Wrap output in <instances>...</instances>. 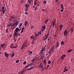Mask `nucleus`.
<instances>
[{
  "label": "nucleus",
  "instance_id": "nucleus-1",
  "mask_svg": "<svg viewBox=\"0 0 74 74\" xmlns=\"http://www.w3.org/2000/svg\"><path fill=\"white\" fill-rule=\"evenodd\" d=\"M63 27V26L62 25H60L59 26V29L60 32H61L62 31V28Z\"/></svg>",
  "mask_w": 74,
  "mask_h": 74
},
{
  "label": "nucleus",
  "instance_id": "nucleus-2",
  "mask_svg": "<svg viewBox=\"0 0 74 74\" xmlns=\"http://www.w3.org/2000/svg\"><path fill=\"white\" fill-rule=\"evenodd\" d=\"M45 50H46V49L45 47H44L41 49L40 52V53H43V51H45Z\"/></svg>",
  "mask_w": 74,
  "mask_h": 74
},
{
  "label": "nucleus",
  "instance_id": "nucleus-3",
  "mask_svg": "<svg viewBox=\"0 0 74 74\" xmlns=\"http://www.w3.org/2000/svg\"><path fill=\"white\" fill-rule=\"evenodd\" d=\"M68 33V32H67V31L66 30H65L64 31V35H65V36H67V34Z\"/></svg>",
  "mask_w": 74,
  "mask_h": 74
},
{
  "label": "nucleus",
  "instance_id": "nucleus-4",
  "mask_svg": "<svg viewBox=\"0 0 74 74\" xmlns=\"http://www.w3.org/2000/svg\"><path fill=\"white\" fill-rule=\"evenodd\" d=\"M19 28H18V27H17L16 28L15 31H14V32L15 33H17V32H19Z\"/></svg>",
  "mask_w": 74,
  "mask_h": 74
},
{
  "label": "nucleus",
  "instance_id": "nucleus-5",
  "mask_svg": "<svg viewBox=\"0 0 74 74\" xmlns=\"http://www.w3.org/2000/svg\"><path fill=\"white\" fill-rule=\"evenodd\" d=\"M4 55L7 58V57H8L9 56V54L8 53H7V52H4Z\"/></svg>",
  "mask_w": 74,
  "mask_h": 74
},
{
  "label": "nucleus",
  "instance_id": "nucleus-6",
  "mask_svg": "<svg viewBox=\"0 0 74 74\" xmlns=\"http://www.w3.org/2000/svg\"><path fill=\"white\" fill-rule=\"evenodd\" d=\"M66 56L65 54L63 55L62 56V57L61 58V59H64V58H66Z\"/></svg>",
  "mask_w": 74,
  "mask_h": 74
},
{
  "label": "nucleus",
  "instance_id": "nucleus-7",
  "mask_svg": "<svg viewBox=\"0 0 74 74\" xmlns=\"http://www.w3.org/2000/svg\"><path fill=\"white\" fill-rule=\"evenodd\" d=\"M14 56H15V53H14V52H12V55H11V58H13Z\"/></svg>",
  "mask_w": 74,
  "mask_h": 74
},
{
  "label": "nucleus",
  "instance_id": "nucleus-8",
  "mask_svg": "<svg viewBox=\"0 0 74 74\" xmlns=\"http://www.w3.org/2000/svg\"><path fill=\"white\" fill-rule=\"evenodd\" d=\"M66 68H67V67L65 66V68H64V73H65V72H66V71H68V70H69V69H66Z\"/></svg>",
  "mask_w": 74,
  "mask_h": 74
},
{
  "label": "nucleus",
  "instance_id": "nucleus-9",
  "mask_svg": "<svg viewBox=\"0 0 74 74\" xmlns=\"http://www.w3.org/2000/svg\"><path fill=\"white\" fill-rule=\"evenodd\" d=\"M49 35V33H48V34L47 35V37L45 38H44V41H45L46 40H47L48 38V35Z\"/></svg>",
  "mask_w": 74,
  "mask_h": 74
},
{
  "label": "nucleus",
  "instance_id": "nucleus-10",
  "mask_svg": "<svg viewBox=\"0 0 74 74\" xmlns=\"http://www.w3.org/2000/svg\"><path fill=\"white\" fill-rule=\"evenodd\" d=\"M1 48H4V46H5V44L4 43H3V44H1Z\"/></svg>",
  "mask_w": 74,
  "mask_h": 74
},
{
  "label": "nucleus",
  "instance_id": "nucleus-11",
  "mask_svg": "<svg viewBox=\"0 0 74 74\" xmlns=\"http://www.w3.org/2000/svg\"><path fill=\"white\" fill-rule=\"evenodd\" d=\"M39 67H42V69L44 68L43 67V65H42V63H41L40 64V65L39 66Z\"/></svg>",
  "mask_w": 74,
  "mask_h": 74
},
{
  "label": "nucleus",
  "instance_id": "nucleus-12",
  "mask_svg": "<svg viewBox=\"0 0 74 74\" xmlns=\"http://www.w3.org/2000/svg\"><path fill=\"white\" fill-rule=\"evenodd\" d=\"M25 6L26 8H28L29 6V5L27 4H25Z\"/></svg>",
  "mask_w": 74,
  "mask_h": 74
},
{
  "label": "nucleus",
  "instance_id": "nucleus-13",
  "mask_svg": "<svg viewBox=\"0 0 74 74\" xmlns=\"http://www.w3.org/2000/svg\"><path fill=\"white\" fill-rule=\"evenodd\" d=\"M36 4H37V0H34V5H36Z\"/></svg>",
  "mask_w": 74,
  "mask_h": 74
},
{
  "label": "nucleus",
  "instance_id": "nucleus-14",
  "mask_svg": "<svg viewBox=\"0 0 74 74\" xmlns=\"http://www.w3.org/2000/svg\"><path fill=\"white\" fill-rule=\"evenodd\" d=\"M70 30L71 31V33H73L74 32V29H73V28H71V29H70Z\"/></svg>",
  "mask_w": 74,
  "mask_h": 74
},
{
  "label": "nucleus",
  "instance_id": "nucleus-15",
  "mask_svg": "<svg viewBox=\"0 0 74 74\" xmlns=\"http://www.w3.org/2000/svg\"><path fill=\"white\" fill-rule=\"evenodd\" d=\"M56 43L57 44L56 45V47L55 48H57V47H58V46H59V42H58H58H56Z\"/></svg>",
  "mask_w": 74,
  "mask_h": 74
},
{
  "label": "nucleus",
  "instance_id": "nucleus-16",
  "mask_svg": "<svg viewBox=\"0 0 74 74\" xmlns=\"http://www.w3.org/2000/svg\"><path fill=\"white\" fill-rule=\"evenodd\" d=\"M49 21V19H46L44 22V23L45 24H47V22H48Z\"/></svg>",
  "mask_w": 74,
  "mask_h": 74
},
{
  "label": "nucleus",
  "instance_id": "nucleus-17",
  "mask_svg": "<svg viewBox=\"0 0 74 74\" xmlns=\"http://www.w3.org/2000/svg\"><path fill=\"white\" fill-rule=\"evenodd\" d=\"M22 46L25 47H26L27 46V45H26V43H23Z\"/></svg>",
  "mask_w": 74,
  "mask_h": 74
},
{
  "label": "nucleus",
  "instance_id": "nucleus-18",
  "mask_svg": "<svg viewBox=\"0 0 74 74\" xmlns=\"http://www.w3.org/2000/svg\"><path fill=\"white\" fill-rule=\"evenodd\" d=\"M32 0H28V2L29 4H31V3H32Z\"/></svg>",
  "mask_w": 74,
  "mask_h": 74
},
{
  "label": "nucleus",
  "instance_id": "nucleus-19",
  "mask_svg": "<svg viewBox=\"0 0 74 74\" xmlns=\"http://www.w3.org/2000/svg\"><path fill=\"white\" fill-rule=\"evenodd\" d=\"M55 23H56V20H55L53 22V27H54V26H55Z\"/></svg>",
  "mask_w": 74,
  "mask_h": 74
},
{
  "label": "nucleus",
  "instance_id": "nucleus-20",
  "mask_svg": "<svg viewBox=\"0 0 74 74\" xmlns=\"http://www.w3.org/2000/svg\"><path fill=\"white\" fill-rule=\"evenodd\" d=\"M46 62H47V61L46 60H44V63L45 65H46V64H47Z\"/></svg>",
  "mask_w": 74,
  "mask_h": 74
},
{
  "label": "nucleus",
  "instance_id": "nucleus-21",
  "mask_svg": "<svg viewBox=\"0 0 74 74\" xmlns=\"http://www.w3.org/2000/svg\"><path fill=\"white\" fill-rule=\"evenodd\" d=\"M61 5V7L62 9H64V7H63V5L62 4H60Z\"/></svg>",
  "mask_w": 74,
  "mask_h": 74
},
{
  "label": "nucleus",
  "instance_id": "nucleus-22",
  "mask_svg": "<svg viewBox=\"0 0 74 74\" xmlns=\"http://www.w3.org/2000/svg\"><path fill=\"white\" fill-rule=\"evenodd\" d=\"M55 45L53 46L52 47V48H51V51H52L53 50V49H54V48H55Z\"/></svg>",
  "mask_w": 74,
  "mask_h": 74
},
{
  "label": "nucleus",
  "instance_id": "nucleus-23",
  "mask_svg": "<svg viewBox=\"0 0 74 74\" xmlns=\"http://www.w3.org/2000/svg\"><path fill=\"white\" fill-rule=\"evenodd\" d=\"M12 25V23H9V24L8 25V26L10 27V26H11Z\"/></svg>",
  "mask_w": 74,
  "mask_h": 74
},
{
  "label": "nucleus",
  "instance_id": "nucleus-24",
  "mask_svg": "<svg viewBox=\"0 0 74 74\" xmlns=\"http://www.w3.org/2000/svg\"><path fill=\"white\" fill-rule=\"evenodd\" d=\"M5 10H0V11H3V14H4L5 12Z\"/></svg>",
  "mask_w": 74,
  "mask_h": 74
},
{
  "label": "nucleus",
  "instance_id": "nucleus-25",
  "mask_svg": "<svg viewBox=\"0 0 74 74\" xmlns=\"http://www.w3.org/2000/svg\"><path fill=\"white\" fill-rule=\"evenodd\" d=\"M42 28L44 29L45 30V29H46V26L45 25L44 26H42Z\"/></svg>",
  "mask_w": 74,
  "mask_h": 74
},
{
  "label": "nucleus",
  "instance_id": "nucleus-26",
  "mask_svg": "<svg viewBox=\"0 0 74 74\" xmlns=\"http://www.w3.org/2000/svg\"><path fill=\"white\" fill-rule=\"evenodd\" d=\"M27 21H26L25 22L24 25H25V27H26V26L27 25Z\"/></svg>",
  "mask_w": 74,
  "mask_h": 74
},
{
  "label": "nucleus",
  "instance_id": "nucleus-27",
  "mask_svg": "<svg viewBox=\"0 0 74 74\" xmlns=\"http://www.w3.org/2000/svg\"><path fill=\"white\" fill-rule=\"evenodd\" d=\"M16 32H14L13 34L14 36L13 37H14V38H15V37H16Z\"/></svg>",
  "mask_w": 74,
  "mask_h": 74
},
{
  "label": "nucleus",
  "instance_id": "nucleus-28",
  "mask_svg": "<svg viewBox=\"0 0 74 74\" xmlns=\"http://www.w3.org/2000/svg\"><path fill=\"white\" fill-rule=\"evenodd\" d=\"M18 24V21H17L14 24V25H16V26H17Z\"/></svg>",
  "mask_w": 74,
  "mask_h": 74
},
{
  "label": "nucleus",
  "instance_id": "nucleus-29",
  "mask_svg": "<svg viewBox=\"0 0 74 74\" xmlns=\"http://www.w3.org/2000/svg\"><path fill=\"white\" fill-rule=\"evenodd\" d=\"M36 60V57L34 58L33 60H32L31 61L32 62H34V60Z\"/></svg>",
  "mask_w": 74,
  "mask_h": 74
},
{
  "label": "nucleus",
  "instance_id": "nucleus-30",
  "mask_svg": "<svg viewBox=\"0 0 74 74\" xmlns=\"http://www.w3.org/2000/svg\"><path fill=\"white\" fill-rule=\"evenodd\" d=\"M71 51H72V49H70L69 50L67 51V52H68V53H69V52H71Z\"/></svg>",
  "mask_w": 74,
  "mask_h": 74
},
{
  "label": "nucleus",
  "instance_id": "nucleus-31",
  "mask_svg": "<svg viewBox=\"0 0 74 74\" xmlns=\"http://www.w3.org/2000/svg\"><path fill=\"white\" fill-rule=\"evenodd\" d=\"M60 43L62 45H64V42L63 41H62L61 42H60Z\"/></svg>",
  "mask_w": 74,
  "mask_h": 74
},
{
  "label": "nucleus",
  "instance_id": "nucleus-32",
  "mask_svg": "<svg viewBox=\"0 0 74 74\" xmlns=\"http://www.w3.org/2000/svg\"><path fill=\"white\" fill-rule=\"evenodd\" d=\"M10 47L11 48H14V45H11L10 46Z\"/></svg>",
  "mask_w": 74,
  "mask_h": 74
},
{
  "label": "nucleus",
  "instance_id": "nucleus-33",
  "mask_svg": "<svg viewBox=\"0 0 74 74\" xmlns=\"http://www.w3.org/2000/svg\"><path fill=\"white\" fill-rule=\"evenodd\" d=\"M34 37L33 36H30V38H31V39H34Z\"/></svg>",
  "mask_w": 74,
  "mask_h": 74
},
{
  "label": "nucleus",
  "instance_id": "nucleus-34",
  "mask_svg": "<svg viewBox=\"0 0 74 74\" xmlns=\"http://www.w3.org/2000/svg\"><path fill=\"white\" fill-rule=\"evenodd\" d=\"M29 9H28V8H25V11H28V10Z\"/></svg>",
  "mask_w": 74,
  "mask_h": 74
},
{
  "label": "nucleus",
  "instance_id": "nucleus-35",
  "mask_svg": "<svg viewBox=\"0 0 74 74\" xmlns=\"http://www.w3.org/2000/svg\"><path fill=\"white\" fill-rule=\"evenodd\" d=\"M25 47H24L22 45V46L21 47V50H22V49H24V48H25Z\"/></svg>",
  "mask_w": 74,
  "mask_h": 74
},
{
  "label": "nucleus",
  "instance_id": "nucleus-36",
  "mask_svg": "<svg viewBox=\"0 0 74 74\" xmlns=\"http://www.w3.org/2000/svg\"><path fill=\"white\" fill-rule=\"evenodd\" d=\"M44 56H41V57L40 58V59H44Z\"/></svg>",
  "mask_w": 74,
  "mask_h": 74
},
{
  "label": "nucleus",
  "instance_id": "nucleus-37",
  "mask_svg": "<svg viewBox=\"0 0 74 74\" xmlns=\"http://www.w3.org/2000/svg\"><path fill=\"white\" fill-rule=\"evenodd\" d=\"M22 23H21L19 25V27H21V26H22Z\"/></svg>",
  "mask_w": 74,
  "mask_h": 74
},
{
  "label": "nucleus",
  "instance_id": "nucleus-38",
  "mask_svg": "<svg viewBox=\"0 0 74 74\" xmlns=\"http://www.w3.org/2000/svg\"><path fill=\"white\" fill-rule=\"evenodd\" d=\"M43 3H44V4H46L47 1H44Z\"/></svg>",
  "mask_w": 74,
  "mask_h": 74
},
{
  "label": "nucleus",
  "instance_id": "nucleus-39",
  "mask_svg": "<svg viewBox=\"0 0 74 74\" xmlns=\"http://www.w3.org/2000/svg\"><path fill=\"white\" fill-rule=\"evenodd\" d=\"M6 33H8V29H7L6 30Z\"/></svg>",
  "mask_w": 74,
  "mask_h": 74
},
{
  "label": "nucleus",
  "instance_id": "nucleus-40",
  "mask_svg": "<svg viewBox=\"0 0 74 74\" xmlns=\"http://www.w3.org/2000/svg\"><path fill=\"white\" fill-rule=\"evenodd\" d=\"M51 61L49 60L48 61V64H51Z\"/></svg>",
  "mask_w": 74,
  "mask_h": 74
},
{
  "label": "nucleus",
  "instance_id": "nucleus-41",
  "mask_svg": "<svg viewBox=\"0 0 74 74\" xmlns=\"http://www.w3.org/2000/svg\"><path fill=\"white\" fill-rule=\"evenodd\" d=\"M19 60H16V63H19Z\"/></svg>",
  "mask_w": 74,
  "mask_h": 74
},
{
  "label": "nucleus",
  "instance_id": "nucleus-42",
  "mask_svg": "<svg viewBox=\"0 0 74 74\" xmlns=\"http://www.w3.org/2000/svg\"><path fill=\"white\" fill-rule=\"evenodd\" d=\"M26 63H27V62H26V61H25L24 62L23 64H26Z\"/></svg>",
  "mask_w": 74,
  "mask_h": 74
},
{
  "label": "nucleus",
  "instance_id": "nucleus-43",
  "mask_svg": "<svg viewBox=\"0 0 74 74\" xmlns=\"http://www.w3.org/2000/svg\"><path fill=\"white\" fill-rule=\"evenodd\" d=\"M23 30H24V27H23L22 29L21 32H23Z\"/></svg>",
  "mask_w": 74,
  "mask_h": 74
},
{
  "label": "nucleus",
  "instance_id": "nucleus-44",
  "mask_svg": "<svg viewBox=\"0 0 74 74\" xmlns=\"http://www.w3.org/2000/svg\"><path fill=\"white\" fill-rule=\"evenodd\" d=\"M18 33L16 32V37L18 36Z\"/></svg>",
  "mask_w": 74,
  "mask_h": 74
},
{
  "label": "nucleus",
  "instance_id": "nucleus-45",
  "mask_svg": "<svg viewBox=\"0 0 74 74\" xmlns=\"http://www.w3.org/2000/svg\"><path fill=\"white\" fill-rule=\"evenodd\" d=\"M25 15H28V13H27V12H25Z\"/></svg>",
  "mask_w": 74,
  "mask_h": 74
},
{
  "label": "nucleus",
  "instance_id": "nucleus-46",
  "mask_svg": "<svg viewBox=\"0 0 74 74\" xmlns=\"http://www.w3.org/2000/svg\"><path fill=\"white\" fill-rule=\"evenodd\" d=\"M38 34H40V35L41 34V33L40 32L38 33Z\"/></svg>",
  "mask_w": 74,
  "mask_h": 74
},
{
  "label": "nucleus",
  "instance_id": "nucleus-47",
  "mask_svg": "<svg viewBox=\"0 0 74 74\" xmlns=\"http://www.w3.org/2000/svg\"><path fill=\"white\" fill-rule=\"evenodd\" d=\"M27 70H32V69H31V68L27 69Z\"/></svg>",
  "mask_w": 74,
  "mask_h": 74
},
{
  "label": "nucleus",
  "instance_id": "nucleus-48",
  "mask_svg": "<svg viewBox=\"0 0 74 74\" xmlns=\"http://www.w3.org/2000/svg\"><path fill=\"white\" fill-rule=\"evenodd\" d=\"M32 53H33V52H32V51H29V54H32Z\"/></svg>",
  "mask_w": 74,
  "mask_h": 74
},
{
  "label": "nucleus",
  "instance_id": "nucleus-49",
  "mask_svg": "<svg viewBox=\"0 0 74 74\" xmlns=\"http://www.w3.org/2000/svg\"><path fill=\"white\" fill-rule=\"evenodd\" d=\"M33 42V40H32V42H31V44H32V45L34 43V42Z\"/></svg>",
  "mask_w": 74,
  "mask_h": 74
},
{
  "label": "nucleus",
  "instance_id": "nucleus-50",
  "mask_svg": "<svg viewBox=\"0 0 74 74\" xmlns=\"http://www.w3.org/2000/svg\"><path fill=\"white\" fill-rule=\"evenodd\" d=\"M15 25V24H12V25L11 26V27H12V26H14Z\"/></svg>",
  "mask_w": 74,
  "mask_h": 74
},
{
  "label": "nucleus",
  "instance_id": "nucleus-51",
  "mask_svg": "<svg viewBox=\"0 0 74 74\" xmlns=\"http://www.w3.org/2000/svg\"><path fill=\"white\" fill-rule=\"evenodd\" d=\"M64 10V9H62V10H61L60 11H61V12H63V10Z\"/></svg>",
  "mask_w": 74,
  "mask_h": 74
},
{
  "label": "nucleus",
  "instance_id": "nucleus-52",
  "mask_svg": "<svg viewBox=\"0 0 74 74\" xmlns=\"http://www.w3.org/2000/svg\"><path fill=\"white\" fill-rule=\"evenodd\" d=\"M52 52V51H51V50H50V51H49V53H51Z\"/></svg>",
  "mask_w": 74,
  "mask_h": 74
},
{
  "label": "nucleus",
  "instance_id": "nucleus-53",
  "mask_svg": "<svg viewBox=\"0 0 74 74\" xmlns=\"http://www.w3.org/2000/svg\"><path fill=\"white\" fill-rule=\"evenodd\" d=\"M41 11H44V12H45V9H42L41 10Z\"/></svg>",
  "mask_w": 74,
  "mask_h": 74
},
{
  "label": "nucleus",
  "instance_id": "nucleus-54",
  "mask_svg": "<svg viewBox=\"0 0 74 74\" xmlns=\"http://www.w3.org/2000/svg\"><path fill=\"white\" fill-rule=\"evenodd\" d=\"M12 17H11L10 18V20L11 21H12Z\"/></svg>",
  "mask_w": 74,
  "mask_h": 74
},
{
  "label": "nucleus",
  "instance_id": "nucleus-55",
  "mask_svg": "<svg viewBox=\"0 0 74 74\" xmlns=\"http://www.w3.org/2000/svg\"><path fill=\"white\" fill-rule=\"evenodd\" d=\"M27 67H28L27 66L24 69H27Z\"/></svg>",
  "mask_w": 74,
  "mask_h": 74
},
{
  "label": "nucleus",
  "instance_id": "nucleus-56",
  "mask_svg": "<svg viewBox=\"0 0 74 74\" xmlns=\"http://www.w3.org/2000/svg\"><path fill=\"white\" fill-rule=\"evenodd\" d=\"M11 17L12 19H14V18H15L14 16H11Z\"/></svg>",
  "mask_w": 74,
  "mask_h": 74
},
{
  "label": "nucleus",
  "instance_id": "nucleus-57",
  "mask_svg": "<svg viewBox=\"0 0 74 74\" xmlns=\"http://www.w3.org/2000/svg\"><path fill=\"white\" fill-rule=\"evenodd\" d=\"M20 36H21V34H20V33L18 34V37H19Z\"/></svg>",
  "mask_w": 74,
  "mask_h": 74
},
{
  "label": "nucleus",
  "instance_id": "nucleus-58",
  "mask_svg": "<svg viewBox=\"0 0 74 74\" xmlns=\"http://www.w3.org/2000/svg\"><path fill=\"white\" fill-rule=\"evenodd\" d=\"M47 37V35H45V37H44V38H46V37Z\"/></svg>",
  "mask_w": 74,
  "mask_h": 74
},
{
  "label": "nucleus",
  "instance_id": "nucleus-59",
  "mask_svg": "<svg viewBox=\"0 0 74 74\" xmlns=\"http://www.w3.org/2000/svg\"><path fill=\"white\" fill-rule=\"evenodd\" d=\"M17 46H15L14 47H13V48H17Z\"/></svg>",
  "mask_w": 74,
  "mask_h": 74
},
{
  "label": "nucleus",
  "instance_id": "nucleus-60",
  "mask_svg": "<svg viewBox=\"0 0 74 74\" xmlns=\"http://www.w3.org/2000/svg\"><path fill=\"white\" fill-rule=\"evenodd\" d=\"M34 28V27H33V26H32L31 27V29H33Z\"/></svg>",
  "mask_w": 74,
  "mask_h": 74
},
{
  "label": "nucleus",
  "instance_id": "nucleus-61",
  "mask_svg": "<svg viewBox=\"0 0 74 74\" xmlns=\"http://www.w3.org/2000/svg\"><path fill=\"white\" fill-rule=\"evenodd\" d=\"M4 7H2V10H4Z\"/></svg>",
  "mask_w": 74,
  "mask_h": 74
},
{
  "label": "nucleus",
  "instance_id": "nucleus-62",
  "mask_svg": "<svg viewBox=\"0 0 74 74\" xmlns=\"http://www.w3.org/2000/svg\"><path fill=\"white\" fill-rule=\"evenodd\" d=\"M37 7H35V10H37Z\"/></svg>",
  "mask_w": 74,
  "mask_h": 74
},
{
  "label": "nucleus",
  "instance_id": "nucleus-63",
  "mask_svg": "<svg viewBox=\"0 0 74 74\" xmlns=\"http://www.w3.org/2000/svg\"><path fill=\"white\" fill-rule=\"evenodd\" d=\"M44 30H45V29H43L42 30V32H43Z\"/></svg>",
  "mask_w": 74,
  "mask_h": 74
},
{
  "label": "nucleus",
  "instance_id": "nucleus-64",
  "mask_svg": "<svg viewBox=\"0 0 74 74\" xmlns=\"http://www.w3.org/2000/svg\"><path fill=\"white\" fill-rule=\"evenodd\" d=\"M58 0H56L55 2H58Z\"/></svg>",
  "mask_w": 74,
  "mask_h": 74
}]
</instances>
